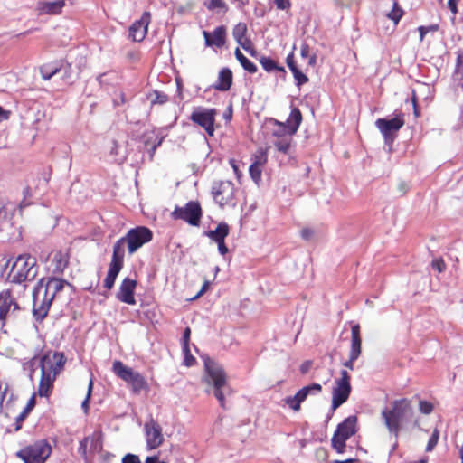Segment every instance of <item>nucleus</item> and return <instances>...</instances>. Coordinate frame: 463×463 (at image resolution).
<instances>
[{"label":"nucleus","mask_w":463,"mask_h":463,"mask_svg":"<svg viewBox=\"0 0 463 463\" xmlns=\"http://www.w3.org/2000/svg\"><path fill=\"white\" fill-rule=\"evenodd\" d=\"M270 121L274 126L271 131V136L274 137V139L289 135L290 129L295 123V121L292 119V111L290 112L289 117L285 123L277 119H271Z\"/></svg>","instance_id":"5701e85b"},{"label":"nucleus","mask_w":463,"mask_h":463,"mask_svg":"<svg viewBox=\"0 0 463 463\" xmlns=\"http://www.w3.org/2000/svg\"><path fill=\"white\" fill-rule=\"evenodd\" d=\"M71 284L60 278H42L33 291V315L37 321H43L49 313L56 295Z\"/></svg>","instance_id":"f257e3e1"},{"label":"nucleus","mask_w":463,"mask_h":463,"mask_svg":"<svg viewBox=\"0 0 463 463\" xmlns=\"http://www.w3.org/2000/svg\"><path fill=\"white\" fill-rule=\"evenodd\" d=\"M204 368L206 374L203 377V382L208 386L206 392L213 393L218 400L220 406L226 409L225 395H230L232 390L228 383L225 371L209 357L204 359Z\"/></svg>","instance_id":"f03ea898"},{"label":"nucleus","mask_w":463,"mask_h":463,"mask_svg":"<svg viewBox=\"0 0 463 463\" xmlns=\"http://www.w3.org/2000/svg\"><path fill=\"white\" fill-rule=\"evenodd\" d=\"M350 354L360 355L362 353L361 327L359 324H354L351 328V346Z\"/></svg>","instance_id":"a878e982"},{"label":"nucleus","mask_w":463,"mask_h":463,"mask_svg":"<svg viewBox=\"0 0 463 463\" xmlns=\"http://www.w3.org/2000/svg\"><path fill=\"white\" fill-rule=\"evenodd\" d=\"M39 271L36 258L30 254L19 255L13 263L7 279L14 284L33 281Z\"/></svg>","instance_id":"20e7f679"},{"label":"nucleus","mask_w":463,"mask_h":463,"mask_svg":"<svg viewBox=\"0 0 463 463\" xmlns=\"http://www.w3.org/2000/svg\"><path fill=\"white\" fill-rule=\"evenodd\" d=\"M170 215L173 220H182L192 226H198L203 211L199 202L190 201L184 206L176 205Z\"/></svg>","instance_id":"6e6552de"},{"label":"nucleus","mask_w":463,"mask_h":463,"mask_svg":"<svg viewBox=\"0 0 463 463\" xmlns=\"http://www.w3.org/2000/svg\"><path fill=\"white\" fill-rule=\"evenodd\" d=\"M151 101V105H163L168 101V96L162 91L153 90L147 95Z\"/></svg>","instance_id":"473e14b6"},{"label":"nucleus","mask_w":463,"mask_h":463,"mask_svg":"<svg viewBox=\"0 0 463 463\" xmlns=\"http://www.w3.org/2000/svg\"><path fill=\"white\" fill-rule=\"evenodd\" d=\"M70 255L65 251H56L53 255V272L56 274H62L69 265Z\"/></svg>","instance_id":"bb28decb"},{"label":"nucleus","mask_w":463,"mask_h":463,"mask_svg":"<svg viewBox=\"0 0 463 463\" xmlns=\"http://www.w3.org/2000/svg\"><path fill=\"white\" fill-rule=\"evenodd\" d=\"M246 33L247 25L244 23H239L233 29V37L235 40L242 46L245 51H249V47L246 45V43L250 45V41L245 39V41L242 42V39L245 38Z\"/></svg>","instance_id":"c756f323"},{"label":"nucleus","mask_w":463,"mask_h":463,"mask_svg":"<svg viewBox=\"0 0 463 463\" xmlns=\"http://www.w3.org/2000/svg\"><path fill=\"white\" fill-rule=\"evenodd\" d=\"M229 164H230V165H231V166L232 167V169H233V171H234L235 175H236L237 176H240V170H239V166H238V165H237L236 160H235V159H233V158H232V159H230V160H229Z\"/></svg>","instance_id":"69168bd1"},{"label":"nucleus","mask_w":463,"mask_h":463,"mask_svg":"<svg viewBox=\"0 0 463 463\" xmlns=\"http://www.w3.org/2000/svg\"><path fill=\"white\" fill-rule=\"evenodd\" d=\"M461 0H449L448 1V7L450 10V12L456 15L458 12V5Z\"/></svg>","instance_id":"603ef678"},{"label":"nucleus","mask_w":463,"mask_h":463,"mask_svg":"<svg viewBox=\"0 0 463 463\" xmlns=\"http://www.w3.org/2000/svg\"><path fill=\"white\" fill-rule=\"evenodd\" d=\"M217 110L215 109L198 108L194 110L190 116V119L196 125L203 128L209 136H213L215 128V117Z\"/></svg>","instance_id":"ddd939ff"},{"label":"nucleus","mask_w":463,"mask_h":463,"mask_svg":"<svg viewBox=\"0 0 463 463\" xmlns=\"http://www.w3.org/2000/svg\"><path fill=\"white\" fill-rule=\"evenodd\" d=\"M206 46L222 47L226 43L227 29L224 25L216 27L213 33L203 32Z\"/></svg>","instance_id":"4be33fe9"},{"label":"nucleus","mask_w":463,"mask_h":463,"mask_svg":"<svg viewBox=\"0 0 463 463\" xmlns=\"http://www.w3.org/2000/svg\"><path fill=\"white\" fill-rule=\"evenodd\" d=\"M122 463H141L139 458L137 455L127 454L122 458Z\"/></svg>","instance_id":"8fccbe9b"},{"label":"nucleus","mask_w":463,"mask_h":463,"mask_svg":"<svg viewBox=\"0 0 463 463\" xmlns=\"http://www.w3.org/2000/svg\"><path fill=\"white\" fill-rule=\"evenodd\" d=\"M65 6L64 0H57L53 2H43L41 5V11L48 14H60Z\"/></svg>","instance_id":"c85d7f7f"},{"label":"nucleus","mask_w":463,"mask_h":463,"mask_svg":"<svg viewBox=\"0 0 463 463\" xmlns=\"http://www.w3.org/2000/svg\"><path fill=\"white\" fill-rule=\"evenodd\" d=\"M300 54L303 58H308L310 56V47L307 43H303L301 45Z\"/></svg>","instance_id":"052dcab7"},{"label":"nucleus","mask_w":463,"mask_h":463,"mask_svg":"<svg viewBox=\"0 0 463 463\" xmlns=\"http://www.w3.org/2000/svg\"><path fill=\"white\" fill-rule=\"evenodd\" d=\"M152 15L151 13L146 11L142 14L140 19L135 21L128 28V37L133 42H142L146 34L148 26L151 23Z\"/></svg>","instance_id":"f3484780"},{"label":"nucleus","mask_w":463,"mask_h":463,"mask_svg":"<svg viewBox=\"0 0 463 463\" xmlns=\"http://www.w3.org/2000/svg\"><path fill=\"white\" fill-rule=\"evenodd\" d=\"M357 417L351 415L339 423L331 439L332 448L338 453L345 451L346 440L356 433Z\"/></svg>","instance_id":"423d86ee"},{"label":"nucleus","mask_w":463,"mask_h":463,"mask_svg":"<svg viewBox=\"0 0 463 463\" xmlns=\"http://www.w3.org/2000/svg\"><path fill=\"white\" fill-rule=\"evenodd\" d=\"M146 446L149 449L158 448L164 442L162 427L155 420L151 419L145 424Z\"/></svg>","instance_id":"6ab92c4d"},{"label":"nucleus","mask_w":463,"mask_h":463,"mask_svg":"<svg viewBox=\"0 0 463 463\" xmlns=\"http://www.w3.org/2000/svg\"><path fill=\"white\" fill-rule=\"evenodd\" d=\"M230 228L226 222H220L215 230L208 231L206 235L215 242L225 241V238L229 235Z\"/></svg>","instance_id":"cd10ccee"},{"label":"nucleus","mask_w":463,"mask_h":463,"mask_svg":"<svg viewBox=\"0 0 463 463\" xmlns=\"http://www.w3.org/2000/svg\"><path fill=\"white\" fill-rule=\"evenodd\" d=\"M419 410L423 414H430L433 411V404L428 401H419Z\"/></svg>","instance_id":"37998d69"},{"label":"nucleus","mask_w":463,"mask_h":463,"mask_svg":"<svg viewBox=\"0 0 463 463\" xmlns=\"http://www.w3.org/2000/svg\"><path fill=\"white\" fill-rule=\"evenodd\" d=\"M28 414L22 411L15 419L14 431L17 432L22 429L23 421L27 418Z\"/></svg>","instance_id":"49530a36"},{"label":"nucleus","mask_w":463,"mask_h":463,"mask_svg":"<svg viewBox=\"0 0 463 463\" xmlns=\"http://www.w3.org/2000/svg\"><path fill=\"white\" fill-rule=\"evenodd\" d=\"M233 81L232 71L229 68H222L218 74L217 81L213 88L220 91H227L231 89Z\"/></svg>","instance_id":"b1692460"},{"label":"nucleus","mask_w":463,"mask_h":463,"mask_svg":"<svg viewBox=\"0 0 463 463\" xmlns=\"http://www.w3.org/2000/svg\"><path fill=\"white\" fill-rule=\"evenodd\" d=\"M439 29V24H430L429 26H420L418 31L420 33V41H423L425 35L430 32H437Z\"/></svg>","instance_id":"58836bf2"},{"label":"nucleus","mask_w":463,"mask_h":463,"mask_svg":"<svg viewBox=\"0 0 463 463\" xmlns=\"http://www.w3.org/2000/svg\"><path fill=\"white\" fill-rule=\"evenodd\" d=\"M112 372L129 387L133 394L138 395L142 392L149 391V384L139 372L127 366L123 362L115 360L112 364Z\"/></svg>","instance_id":"39448f33"},{"label":"nucleus","mask_w":463,"mask_h":463,"mask_svg":"<svg viewBox=\"0 0 463 463\" xmlns=\"http://www.w3.org/2000/svg\"><path fill=\"white\" fill-rule=\"evenodd\" d=\"M360 355L358 354H350L349 353V359L347 361H345V363H343V365L346 368H348L349 370L353 371L354 368V362L358 359Z\"/></svg>","instance_id":"de8ad7c7"},{"label":"nucleus","mask_w":463,"mask_h":463,"mask_svg":"<svg viewBox=\"0 0 463 463\" xmlns=\"http://www.w3.org/2000/svg\"><path fill=\"white\" fill-rule=\"evenodd\" d=\"M252 165L264 166L268 162L267 148H259L252 156Z\"/></svg>","instance_id":"2f4dec72"},{"label":"nucleus","mask_w":463,"mask_h":463,"mask_svg":"<svg viewBox=\"0 0 463 463\" xmlns=\"http://www.w3.org/2000/svg\"><path fill=\"white\" fill-rule=\"evenodd\" d=\"M293 73L294 79L297 81V85L299 87L308 81V78L306 74H304L298 68L295 69L291 71Z\"/></svg>","instance_id":"ea45409f"},{"label":"nucleus","mask_w":463,"mask_h":463,"mask_svg":"<svg viewBox=\"0 0 463 463\" xmlns=\"http://www.w3.org/2000/svg\"><path fill=\"white\" fill-rule=\"evenodd\" d=\"M311 366H312V361L307 360V361L303 362L299 368L300 373L302 374L307 373L308 371L310 370Z\"/></svg>","instance_id":"4d7b16f0"},{"label":"nucleus","mask_w":463,"mask_h":463,"mask_svg":"<svg viewBox=\"0 0 463 463\" xmlns=\"http://www.w3.org/2000/svg\"><path fill=\"white\" fill-rule=\"evenodd\" d=\"M92 388H93V381H92V379H90L89 382V385H88L87 396L81 404V407L85 412H88V411H89V402H90V399L91 396Z\"/></svg>","instance_id":"a18cd8bd"},{"label":"nucleus","mask_w":463,"mask_h":463,"mask_svg":"<svg viewBox=\"0 0 463 463\" xmlns=\"http://www.w3.org/2000/svg\"><path fill=\"white\" fill-rule=\"evenodd\" d=\"M56 376L51 374H44L41 373V377L38 385V395L41 397L48 398L52 392L54 387V382L56 381Z\"/></svg>","instance_id":"393cba45"},{"label":"nucleus","mask_w":463,"mask_h":463,"mask_svg":"<svg viewBox=\"0 0 463 463\" xmlns=\"http://www.w3.org/2000/svg\"><path fill=\"white\" fill-rule=\"evenodd\" d=\"M209 286H210V282L207 280L204 281L202 288L200 289V291L196 294V296L194 298H197L201 297L209 288Z\"/></svg>","instance_id":"338daca9"},{"label":"nucleus","mask_w":463,"mask_h":463,"mask_svg":"<svg viewBox=\"0 0 463 463\" xmlns=\"http://www.w3.org/2000/svg\"><path fill=\"white\" fill-rule=\"evenodd\" d=\"M455 76L463 80V54L458 53L457 56Z\"/></svg>","instance_id":"a19ab883"},{"label":"nucleus","mask_w":463,"mask_h":463,"mask_svg":"<svg viewBox=\"0 0 463 463\" xmlns=\"http://www.w3.org/2000/svg\"><path fill=\"white\" fill-rule=\"evenodd\" d=\"M66 361L62 352H46L40 360L41 373L57 377L63 371Z\"/></svg>","instance_id":"9d476101"},{"label":"nucleus","mask_w":463,"mask_h":463,"mask_svg":"<svg viewBox=\"0 0 463 463\" xmlns=\"http://www.w3.org/2000/svg\"><path fill=\"white\" fill-rule=\"evenodd\" d=\"M292 119L295 123L290 129L289 135L273 140V145L276 149L285 155L289 154L292 147L293 136L297 133L302 122V114L298 108L292 109Z\"/></svg>","instance_id":"4468645a"},{"label":"nucleus","mask_w":463,"mask_h":463,"mask_svg":"<svg viewBox=\"0 0 463 463\" xmlns=\"http://www.w3.org/2000/svg\"><path fill=\"white\" fill-rule=\"evenodd\" d=\"M275 5L277 8L280 10H287L291 6L289 0H275Z\"/></svg>","instance_id":"09e8293b"},{"label":"nucleus","mask_w":463,"mask_h":463,"mask_svg":"<svg viewBox=\"0 0 463 463\" xmlns=\"http://www.w3.org/2000/svg\"><path fill=\"white\" fill-rule=\"evenodd\" d=\"M20 310V306L13 295L11 289H5L0 292V322L4 327L9 317L15 311Z\"/></svg>","instance_id":"dca6fc26"},{"label":"nucleus","mask_w":463,"mask_h":463,"mask_svg":"<svg viewBox=\"0 0 463 463\" xmlns=\"http://www.w3.org/2000/svg\"><path fill=\"white\" fill-rule=\"evenodd\" d=\"M7 388V384H5L4 386L3 383L0 381V411L3 408V402L6 395Z\"/></svg>","instance_id":"3c124183"},{"label":"nucleus","mask_w":463,"mask_h":463,"mask_svg":"<svg viewBox=\"0 0 463 463\" xmlns=\"http://www.w3.org/2000/svg\"><path fill=\"white\" fill-rule=\"evenodd\" d=\"M184 353V364L188 367L193 366L196 363V359L192 355L189 346H183Z\"/></svg>","instance_id":"c03bdc74"},{"label":"nucleus","mask_w":463,"mask_h":463,"mask_svg":"<svg viewBox=\"0 0 463 463\" xmlns=\"http://www.w3.org/2000/svg\"><path fill=\"white\" fill-rule=\"evenodd\" d=\"M59 71V69H54L52 72L50 73H47V72H44L43 71H42V76L44 80H50L52 75H54L55 73H57Z\"/></svg>","instance_id":"774afa93"},{"label":"nucleus","mask_w":463,"mask_h":463,"mask_svg":"<svg viewBox=\"0 0 463 463\" xmlns=\"http://www.w3.org/2000/svg\"><path fill=\"white\" fill-rule=\"evenodd\" d=\"M286 62H287V65L288 67L289 68V70L292 71L293 70L295 69H298L297 65L295 64V60H294V53L291 52L289 53L287 58H286Z\"/></svg>","instance_id":"864d4df0"},{"label":"nucleus","mask_w":463,"mask_h":463,"mask_svg":"<svg viewBox=\"0 0 463 463\" xmlns=\"http://www.w3.org/2000/svg\"><path fill=\"white\" fill-rule=\"evenodd\" d=\"M204 5L209 11L221 9L223 12H227L229 9L224 0H210L208 3H204Z\"/></svg>","instance_id":"f704fd0d"},{"label":"nucleus","mask_w":463,"mask_h":463,"mask_svg":"<svg viewBox=\"0 0 463 463\" xmlns=\"http://www.w3.org/2000/svg\"><path fill=\"white\" fill-rule=\"evenodd\" d=\"M431 267L439 273L445 271L447 265L442 258H436L431 261Z\"/></svg>","instance_id":"79ce46f5"},{"label":"nucleus","mask_w":463,"mask_h":463,"mask_svg":"<svg viewBox=\"0 0 463 463\" xmlns=\"http://www.w3.org/2000/svg\"><path fill=\"white\" fill-rule=\"evenodd\" d=\"M218 244L219 252L224 256L228 252V247L225 244V241L216 242Z\"/></svg>","instance_id":"680f3d73"},{"label":"nucleus","mask_w":463,"mask_h":463,"mask_svg":"<svg viewBox=\"0 0 463 463\" xmlns=\"http://www.w3.org/2000/svg\"><path fill=\"white\" fill-rule=\"evenodd\" d=\"M403 14V10L402 8L398 7V5L396 2L393 3V7L392 11H390L387 14V16L394 22V24H398L400 19L402 18Z\"/></svg>","instance_id":"e433bc0d"},{"label":"nucleus","mask_w":463,"mask_h":463,"mask_svg":"<svg viewBox=\"0 0 463 463\" xmlns=\"http://www.w3.org/2000/svg\"><path fill=\"white\" fill-rule=\"evenodd\" d=\"M411 103H412V107H413L414 116H415V118H419L420 116V112L419 107L417 105V97H416V94L414 91L412 92V96H411Z\"/></svg>","instance_id":"5fc2aeb1"},{"label":"nucleus","mask_w":463,"mask_h":463,"mask_svg":"<svg viewBox=\"0 0 463 463\" xmlns=\"http://www.w3.org/2000/svg\"><path fill=\"white\" fill-rule=\"evenodd\" d=\"M263 166L250 165L249 167V173L252 180L258 184L261 180Z\"/></svg>","instance_id":"4c0bfd02"},{"label":"nucleus","mask_w":463,"mask_h":463,"mask_svg":"<svg viewBox=\"0 0 463 463\" xmlns=\"http://www.w3.org/2000/svg\"><path fill=\"white\" fill-rule=\"evenodd\" d=\"M439 439V431L436 428L433 430L431 436L430 437L427 446H426V451L430 452L434 449V448L437 446Z\"/></svg>","instance_id":"c9c22d12"},{"label":"nucleus","mask_w":463,"mask_h":463,"mask_svg":"<svg viewBox=\"0 0 463 463\" xmlns=\"http://www.w3.org/2000/svg\"><path fill=\"white\" fill-rule=\"evenodd\" d=\"M52 451V446L47 439L36 440L33 444L27 445L19 450V452L24 454L33 459V462L36 463H45L51 456Z\"/></svg>","instance_id":"9b49d317"},{"label":"nucleus","mask_w":463,"mask_h":463,"mask_svg":"<svg viewBox=\"0 0 463 463\" xmlns=\"http://www.w3.org/2000/svg\"><path fill=\"white\" fill-rule=\"evenodd\" d=\"M190 335H191V329H190V327H186L184 329V335H183V346H189Z\"/></svg>","instance_id":"bf43d9fd"},{"label":"nucleus","mask_w":463,"mask_h":463,"mask_svg":"<svg viewBox=\"0 0 463 463\" xmlns=\"http://www.w3.org/2000/svg\"><path fill=\"white\" fill-rule=\"evenodd\" d=\"M260 62L263 69L268 72L272 71H285L283 67L279 66L277 62L269 57H261L260 59Z\"/></svg>","instance_id":"72a5a7b5"},{"label":"nucleus","mask_w":463,"mask_h":463,"mask_svg":"<svg viewBox=\"0 0 463 463\" xmlns=\"http://www.w3.org/2000/svg\"><path fill=\"white\" fill-rule=\"evenodd\" d=\"M351 391V376L346 370H342L340 377L335 380V386L332 390V411H335L348 400Z\"/></svg>","instance_id":"1a4fd4ad"},{"label":"nucleus","mask_w":463,"mask_h":463,"mask_svg":"<svg viewBox=\"0 0 463 463\" xmlns=\"http://www.w3.org/2000/svg\"><path fill=\"white\" fill-rule=\"evenodd\" d=\"M235 187L232 181H220L213 186V196L214 201L224 207L232 203L234 200Z\"/></svg>","instance_id":"2eb2a0df"},{"label":"nucleus","mask_w":463,"mask_h":463,"mask_svg":"<svg viewBox=\"0 0 463 463\" xmlns=\"http://www.w3.org/2000/svg\"><path fill=\"white\" fill-rule=\"evenodd\" d=\"M124 266V260L121 259L118 252H113L111 261L109 266L107 276L104 279V287L111 289L114 286L115 280Z\"/></svg>","instance_id":"aec40b11"},{"label":"nucleus","mask_w":463,"mask_h":463,"mask_svg":"<svg viewBox=\"0 0 463 463\" xmlns=\"http://www.w3.org/2000/svg\"><path fill=\"white\" fill-rule=\"evenodd\" d=\"M153 239L152 231L146 226L130 229L124 237L118 239L113 245V252H118L121 259L125 258L126 247L129 255L134 254L144 244Z\"/></svg>","instance_id":"7ed1b4c3"},{"label":"nucleus","mask_w":463,"mask_h":463,"mask_svg":"<svg viewBox=\"0 0 463 463\" xmlns=\"http://www.w3.org/2000/svg\"><path fill=\"white\" fill-rule=\"evenodd\" d=\"M34 406H35V399H34V396H32L29 399V401H28L26 406L24 407V409L23 410V411L26 412V414H29L30 411L34 408Z\"/></svg>","instance_id":"13d9d810"},{"label":"nucleus","mask_w":463,"mask_h":463,"mask_svg":"<svg viewBox=\"0 0 463 463\" xmlns=\"http://www.w3.org/2000/svg\"><path fill=\"white\" fill-rule=\"evenodd\" d=\"M137 287V281L129 278H126L122 280L118 292L117 293V298L126 304L135 305L136 299L134 297L135 289Z\"/></svg>","instance_id":"412c9836"},{"label":"nucleus","mask_w":463,"mask_h":463,"mask_svg":"<svg viewBox=\"0 0 463 463\" xmlns=\"http://www.w3.org/2000/svg\"><path fill=\"white\" fill-rule=\"evenodd\" d=\"M382 416L389 431L397 436L405 419V399L392 402L383 410Z\"/></svg>","instance_id":"0eeeda50"},{"label":"nucleus","mask_w":463,"mask_h":463,"mask_svg":"<svg viewBox=\"0 0 463 463\" xmlns=\"http://www.w3.org/2000/svg\"><path fill=\"white\" fill-rule=\"evenodd\" d=\"M10 114L11 112L9 110H5L0 106V121L7 120L10 117Z\"/></svg>","instance_id":"e2e57ef3"},{"label":"nucleus","mask_w":463,"mask_h":463,"mask_svg":"<svg viewBox=\"0 0 463 463\" xmlns=\"http://www.w3.org/2000/svg\"><path fill=\"white\" fill-rule=\"evenodd\" d=\"M322 386L319 383H312L310 385L301 388L294 396H289L285 399L286 404L295 411L300 410V404L303 402L308 394L320 393Z\"/></svg>","instance_id":"a211bd4d"},{"label":"nucleus","mask_w":463,"mask_h":463,"mask_svg":"<svg viewBox=\"0 0 463 463\" xmlns=\"http://www.w3.org/2000/svg\"><path fill=\"white\" fill-rule=\"evenodd\" d=\"M235 57L238 60V61L241 63L242 68L247 71L249 73H255L257 72L258 69L257 66L250 61L241 52L239 48L235 49L234 52Z\"/></svg>","instance_id":"7c9ffc66"},{"label":"nucleus","mask_w":463,"mask_h":463,"mask_svg":"<svg viewBox=\"0 0 463 463\" xmlns=\"http://www.w3.org/2000/svg\"><path fill=\"white\" fill-rule=\"evenodd\" d=\"M403 124L404 120L402 116H397L391 119L378 118L375 121V126L383 136L387 145H392Z\"/></svg>","instance_id":"f8f14e48"},{"label":"nucleus","mask_w":463,"mask_h":463,"mask_svg":"<svg viewBox=\"0 0 463 463\" xmlns=\"http://www.w3.org/2000/svg\"><path fill=\"white\" fill-rule=\"evenodd\" d=\"M313 235L314 231L310 228H304L301 230V237L306 241L311 240Z\"/></svg>","instance_id":"6e6d98bb"},{"label":"nucleus","mask_w":463,"mask_h":463,"mask_svg":"<svg viewBox=\"0 0 463 463\" xmlns=\"http://www.w3.org/2000/svg\"><path fill=\"white\" fill-rule=\"evenodd\" d=\"M15 456L22 459L24 461V463H36V462H33V459H31L30 458H28L27 456H25L24 454L17 451Z\"/></svg>","instance_id":"0e129e2a"}]
</instances>
